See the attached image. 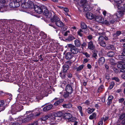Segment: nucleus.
<instances>
[{
	"instance_id": "f257e3e1",
	"label": "nucleus",
	"mask_w": 125,
	"mask_h": 125,
	"mask_svg": "<svg viewBox=\"0 0 125 125\" xmlns=\"http://www.w3.org/2000/svg\"><path fill=\"white\" fill-rule=\"evenodd\" d=\"M118 10L119 11L113 15V17L116 18L117 19L121 17L125 12V4L124 5L118 6Z\"/></svg>"
},
{
	"instance_id": "f03ea898",
	"label": "nucleus",
	"mask_w": 125,
	"mask_h": 125,
	"mask_svg": "<svg viewBox=\"0 0 125 125\" xmlns=\"http://www.w3.org/2000/svg\"><path fill=\"white\" fill-rule=\"evenodd\" d=\"M103 14L105 18H107V20H109L110 24H113L117 20L116 18L113 17V18L111 15L108 13H106V12L105 10H104L103 12Z\"/></svg>"
},
{
	"instance_id": "7ed1b4c3",
	"label": "nucleus",
	"mask_w": 125,
	"mask_h": 125,
	"mask_svg": "<svg viewBox=\"0 0 125 125\" xmlns=\"http://www.w3.org/2000/svg\"><path fill=\"white\" fill-rule=\"evenodd\" d=\"M21 106L20 105H17L16 104L13 105L11 106V109L8 112V113L12 115L15 114L17 112L21 110Z\"/></svg>"
},
{
	"instance_id": "20e7f679",
	"label": "nucleus",
	"mask_w": 125,
	"mask_h": 125,
	"mask_svg": "<svg viewBox=\"0 0 125 125\" xmlns=\"http://www.w3.org/2000/svg\"><path fill=\"white\" fill-rule=\"evenodd\" d=\"M21 0H12L10 3L9 6L11 8L18 7L21 3Z\"/></svg>"
},
{
	"instance_id": "39448f33",
	"label": "nucleus",
	"mask_w": 125,
	"mask_h": 125,
	"mask_svg": "<svg viewBox=\"0 0 125 125\" xmlns=\"http://www.w3.org/2000/svg\"><path fill=\"white\" fill-rule=\"evenodd\" d=\"M33 5L34 4L32 1L28 0L27 2L26 1L22 3L21 6L22 7L24 8L32 9L33 7Z\"/></svg>"
},
{
	"instance_id": "423d86ee",
	"label": "nucleus",
	"mask_w": 125,
	"mask_h": 125,
	"mask_svg": "<svg viewBox=\"0 0 125 125\" xmlns=\"http://www.w3.org/2000/svg\"><path fill=\"white\" fill-rule=\"evenodd\" d=\"M68 46V47L70 48V51L72 53L76 54L79 52V49L74 45L71 44H69Z\"/></svg>"
},
{
	"instance_id": "0eeeda50",
	"label": "nucleus",
	"mask_w": 125,
	"mask_h": 125,
	"mask_svg": "<svg viewBox=\"0 0 125 125\" xmlns=\"http://www.w3.org/2000/svg\"><path fill=\"white\" fill-rule=\"evenodd\" d=\"M33 116V115L32 114H31L28 115L26 118H24L23 119H20V123L21 124L23 123H26L30 121L32 117Z\"/></svg>"
},
{
	"instance_id": "6e6552de",
	"label": "nucleus",
	"mask_w": 125,
	"mask_h": 125,
	"mask_svg": "<svg viewBox=\"0 0 125 125\" xmlns=\"http://www.w3.org/2000/svg\"><path fill=\"white\" fill-rule=\"evenodd\" d=\"M35 11L38 13H41L42 12V10L41 8L36 5H33V7L32 8Z\"/></svg>"
},
{
	"instance_id": "1a4fd4ad",
	"label": "nucleus",
	"mask_w": 125,
	"mask_h": 125,
	"mask_svg": "<svg viewBox=\"0 0 125 125\" xmlns=\"http://www.w3.org/2000/svg\"><path fill=\"white\" fill-rule=\"evenodd\" d=\"M6 2L5 0H0V11L4 10Z\"/></svg>"
},
{
	"instance_id": "9d476101",
	"label": "nucleus",
	"mask_w": 125,
	"mask_h": 125,
	"mask_svg": "<svg viewBox=\"0 0 125 125\" xmlns=\"http://www.w3.org/2000/svg\"><path fill=\"white\" fill-rule=\"evenodd\" d=\"M43 14L47 18H50L52 16L51 13L49 12L48 10L47 9H46L44 10Z\"/></svg>"
},
{
	"instance_id": "9b49d317",
	"label": "nucleus",
	"mask_w": 125,
	"mask_h": 125,
	"mask_svg": "<svg viewBox=\"0 0 125 125\" xmlns=\"http://www.w3.org/2000/svg\"><path fill=\"white\" fill-rule=\"evenodd\" d=\"M95 48V46L94 44H93V42L91 41L88 42V48L89 49L93 50Z\"/></svg>"
},
{
	"instance_id": "f8f14e48",
	"label": "nucleus",
	"mask_w": 125,
	"mask_h": 125,
	"mask_svg": "<svg viewBox=\"0 0 125 125\" xmlns=\"http://www.w3.org/2000/svg\"><path fill=\"white\" fill-rule=\"evenodd\" d=\"M65 90L70 93L71 94L73 91V89L70 84H68L66 86Z\"/></svg>"
},
{
	"instance_id": "ddd939ff",
	"label": "nucleus",
	"mask_w": 125,
	"mask_h": 125,
	"mask_svg": "<svg viewBox=\"0 0 125 125\" xmlns=\"http://www.w3.org/2000/svg\"><path fill=\"white\" fill-rule=\"evenodd\" d=\"M88 32V30H83V29H80L77 32L78 34L81 37L83 36V34L82 33V32L86 33Z\"/></svg>"
},
{
	"instance_id": "4468645a",
	"label": "nucleus",
	"mask_w": 125,
	"mask_h": 125,
	"mask_svg": "<svg viewBox=\"0 0 125 125\" xmlns=\"http://www.w3.org/2000/svg\"><path fill=\"white\" fill-rule=\"evenodd\" d=\"M59 20L60 19L56 15H54L51 19V21L52 22H55V24L56 22Z\"/></svg>"
},
{
	"instance_id": "2eb2a0df",
	"label": "nucleus",
	"mask_w": 125,
	"mask_h": 125,
	"mask_svg": "<svg viewBox=\"0 0 125 125\" xmlns=\"http://www.w3.org/2000/svg\"><path fill=\"white\" fill-rule=\"evenodd\" d=\"M49 120L51 122H56L57 121V118L56 117L53 115V113L51 115H50V117L49 118Z\"/></svg>"
},
{
	"instance_id": "dca6fc26",
	"label": "nucleus",
	"mask_w": 125,
	"mask_h": 125,
	"mask_svg": "<svg viewBox=\"0 0 125 125\" xmlns=\"http://www.w3.org/2000/svg\"><path fill=\"white\" fill-rule=\"evenodd\" d=\"M73 57L72 53L70 52H68L65 55V58L67 60H70Z\"/></svg>"
},
{
	"instance_id": "f3484780",
	"label": "nucleus",
	"mask_w": 125,
	"mask_h": 125,
	"mask_svg": "<svg viewBox=\"0 0 125 125\" xmlns=\"http://www.w3.org/2000/svg\"><path fill=\"white\" fill-rule=\"evenodd\" d=\"M105 60L104 57H100L98 60L99 65L101 66L103 65L105 62Z\"/></svg>"
},
{
	"instance_id": "a211bd4d",
	"label": "nucleus",
	"mask_w": 125,
	"mask_h": 125,
	"mask_svg": "<svg viewBox=\"0 0 125 125\" xmlns=\"http://www.w3.org/2000/svg\"><path fill=\"white\" fill-rule=\"evenodd\" d=\"M55 24L57 26L60 28L62 27L64 25L63 23L60 20L56 22Z\"/></svg>"
},
{
	"instance_id": "6ab92c4d",
	"label": "nucleus",
	"mask_w": 125,
	"mask_h": 125,
	"mask_svg": "<svg viewBox=\"0 0 125 125\" xmlns=\"http://www.w3.org/2000/svg\"><path fill=\"white\" fill-rule=\"evenodd\" d=\"M53 113V115L56 117L57 119H58L57 118L58 117H61L63 115L62 113L60 111L57 113Z\"/></svg>"
},
{
	"instance_id": "aec40b11",
	"label": "nucleus",
	"mask_w": 125,
	"mask_h": 125,
	"mask_svg": "<svg viewBox=\"0 0 125 125\" xmlns=\"http://www.w3.org/2000/svg\"><path fill=\"white\" fill-rule=\"evenodd\" d=\"M52 104H49L45 106L43 108V110L45 112H46L51 109L52 107Z\"/></svg>"
},
{
	"instance_id": "412c9836",
	"label": "nucleus",
	"mask_w": 125,
	"mask_h": 125,
	"mask_svg": "<svg viewBox=\"0 0 125 125\" xmlns=\"http://www.w3.org/2000/svg\"><path fill=\"white\" fill-rule=\"evenodd\" d=\"M114 98V97L111 95H109L108 98V102L107 104L109 106L112 103V100Z\"/></svg>"
},
{
	"instance_id": "4be33fe9",
	"label": "nucleus",
	"mask_w": 125,
	"mask_h": 125,
	"mask_svg": "<svg viewBox=\"0 0 125 125\" xmlns=\"http://www.w3.org/2000/svg\"><path fill=\"white\" fill-rule=\"evenodd\" d=\"M77 120V119L76 118L74 117H72L69 119L68 121L72 122H74V124L73 125H74L75 123L76 124H78V122L76 121Z\"/></svg>"
},
{
	"instance_id": "5701e85b",
	"label": "nucleus",
	"mask_w": 125,
	"mask_h": 125,
	"mask_svg": "<svg viewBox=\"0 0 125 125\" xmlns=\"http://www.w3.org/2000/svg\"><path fill=\"white\" fill-rule=\"evenodd\" d=\"M69 68V66L67 64H65L62 66V71L63 73H66Z\"/></svg>"
},
{
	"instance_id": "b1692460",
	"label": "nucleus",
	"mask_w": 125,
	"mask_h": 125,
	"mask_svg": "<svg viewBox=\"0 0 125 125\" xmlns=\"http://www.w3.org/2000/svg\"><path fill=\"white\" fill-rule=\"evenodd\" d=\"M72 117V115L69 113H66L64 115V118L65 119H68V120Z\"/></svg>"
},
{
	"instance_id": "393cba45",
	"label": "nucleus",
	"mask_w": 125,
	"mask_h": 125,
	"mask_svg": "<svg viewBox=\"0 0 125 125\" xmlns=\"http://www.w3.org/2000/svg\"><path fill=\"white\" fill-rule=\"evenodd\" d=\"M62 106L64 108H70L72 107V105L71 103H69L67 104H63Z\"/></svg>"
},
{
	"instance_id": "a878e982",
	"label": "nucleus",
	"mask_w": 125,
	"mask_h": 125,
	"mask_svg": "<svg viewBox=\"0 0 125 125\" xmlns=\"http://www.w3.org/2000/svg\"><path fill=\"white\" fill-rule=\"evenodd\" d=\"M81 28L83 29V30H88V29H87V25L83 21H81Z\"/></svg>"
},
{
	"instance_id": "bb28decb",
	"label": "nucleus",
	"mask_w": 125,
	"mask_h": 125,
	"mask_svg": "<svg viewBox=\"0 0 125 125\" xmlns=\"http://www.w3.org/2000/svg\"><path fill=\"white\" fill-rule=\"evenodd\" d=\"M86 16L87 18L90 19H92L94 17L93 14L89 12L87 13Z\"/></svg>"
},
{
	"instance_id": "cd10ccee",
	"label": "nucleus",
	"mask_w": 125,
	"mask_h": 125,
	"mask_svg": "<svg viewBox=\"0 0 125 125\" xmlns=\"http://www.w3.org/2000/svg\"><path fill=\"white\" fill-rule=\"evenodd\" d=\"M74 44L76 47H79L81 45L80 41L78 39L75 40L74 41Z\"/></svg>"
},
{
	"instance_id": "c85d7f7f",
	"label": "nucleus",
	"mask_w": 125,
	"mask_h": 125,
	"mask_svg": "<svg viewBox=\"0 0 125 125\" xmlns=\"http://www.w3.org/2000/svg\"><path fill=\"white\" fill-rule=\"evenodd\" d=\"M50 117V115H46L43 116L41 118V119L43 121H45L48 119Z\"/></svg>"
},
{
	"instance_id": "c756f323",
	"label": "nucleus",
	"mask_w": 125,
	"mask_h": 125,
	"mask_svg": "<svg viewBox=\"0 0 125 125\" xmlns=\"http://www.w3.org/2000/svg\"><path fill=\"white\" fill-rule=\"evenodd\" d=\"M114 1L117 3V7L118 8V6H122V5H124L125 4H122L121 3H122V1L121 0H114Z\"/></svg>"
},
{
	"instance_id": "7c9ffc66",
	"label": "nucleus",
	"mask_w": 125,
	"mask_h": 125,
	"mask_svg": "<svg viewBox=\"0 0 125 125\" xmlns=\"http://www.w3.org/2000/svg\"><path fill=\"white\" fill-rule=\"evenodd\" d=\"M63 101L62 99H60L56 102L54 104V105L55 106H57L61 103Z\"/></svg>"
},
{
	"instance_id": "2f4dec72",
	"label": "nucleus",
	"mask_w": 125,
	"mask_h": 125,
	"mask_svg": "<svg viewBox=\"0 0 125 125\" xmlns=\"http://www.w3.org/2000/svg\"><path fill=\"white\" fill-rule=\"evenodd\" d=\"M95 20L96 21L98 22H102L103 21L102 18L99 16H97L96 17Z\"/></svg>"
},
{
	"instance_id": "473e14b6",
	"label": "nucleus",
	"mask_w": 125,
	"mask_h": 125,
	"mask_svg": "<svg viewBox=\"0 0 125 125\" xmlns=\"http://www.w3.org/2000/svg\"><path fill=\"white\" fill-rule=\"evenodd\" d=\"M122 34L121 31H117L113 35V36L115 37H117L119 36Z\"/></svg>"
},
{
	"instance_id": "72a5a7b5",
	"label": "nucleus",
	"mask_w": 125,
	"mask_h": 125,
	"mask_svg": "<svg viewBox=\"0 0 125 125\" xmlns=\"http://www.w3.org/2000/svg\"><path fill=\"white\" fill-rule=\"evenodd\" d=\"M104 87L103 85H101L98 88L97 90V92L100 93L104 89Z\"/></svg>"
},
{
	"instance_id": "f704fd0d",
	"label": "nucleus",
	"mask_w": 125,
	"mask_h": 125,
	"mask_svg": "<svg viewBox=\"0 0 125 125\" xmlns=\"http://www.w3.org/2000/svg\"><path fill=\"white\" fill-rule=\"evenodd\" d=\"M96 114L95 113H94L90 116L89 118L91 120L93 119L94 118L96 119Z\"/></svg>"
},
{
	"instance_id": "c9c22d12",
	"label": "nucleus",
	"mask_w": 125,
	"mask_h": 125,
	"mask_svg": "<svg viewBox=\"0 0 125 125\" xmlns=\"http://www.w3.org/2000/svg\"><path fill=\"white\" fill-rule=\"evenodd\" d=\"M70 94V93L67 91L65 90L64 91L63 96L65 98L68 97L69 96Z\"/></svg>"
},
{
	"instance_id": "e433bc0d",
	"label": "nucleus",
	"mask_w": 125,
	"mask_h": 125,
	"mask_svg": "<svg viewBox=\"0 0 125 125\" xmlns=\"http://www.w3.org/2000/svg\"><path fill=\"white\" fill-rule=\"evenodd\" d=\"M122 62H120L118 63L117 64V67L120 69L122 68L123 67L125 66V64H122Z\"/></svg>"
},
{
	"instance_id": "4c0bfd02",
	"label": "nucleus",
	"mask_w": 125,
	"mask_h": 125,
	"mask_svg": "<svg viewBox=\"0 0 125 125\" xmlns=\"http://www.w3.org/2000/svg\"><path fill=\"white\" fill-rule=\"evenodd\" d=\"M34 101L35 102L38 101L39 100L41 99V98L40 96H39L38 95L33 97Z\"/></svg>"
},
{
	"instance_id": "58836bf2",
	"label": "nucleus",
	"mask_w": 125,
	"mask_h": 125,
	"mask_svg": "<svg viewBox=\"0 0 125 125\" xmlns=\"http://www.w3.org/2000/svg\"><path fill=\"white\" fill-rule=\"evenodd\" d=\"M75 38L72 35H70L68 36V38L66 40L70 41L73 40Z\"/></svg>"
},
{
	"instance_id": "ea45409f",
	"label": "nucleus",
	"mask_w": 125,
	"mask_h": 125,
	"mask_svg": "<svg viewBox=\"0 0 125 125\" xmlns=\"http://www.w3.org/2000/svg\"><path fill=\"white\" fill-rule=\"evenodd\" d=\"M77 108L79 110V112L81 114V116H83V112L82 108V107L81 106H77Z\"/></svg>"
},
{
	"instance_id": "a19ab883",
	"label": "nucleus",
	"mask_w": 125,
	"mask_h": 125,
	"mask_svg": "<svg viewBox=\"0 0 125 125\" xmlns=\"http://www.w3.org/2000/svg\"><path fill=\"white\" fill-rule=\"evenodd\" d=\"M4 105V100H1L0 101V107L2 108L4 107V109H5V107Z\"/></svg>"
},
{
	"instance_id": "79ce46f5",
	"label": "nucleus",
	"mask_w": 125,
	"mask_h": 125,
	"mask_svg": "<svg viewBox=\"0 0 125 125\" xmlns=\"http://www.w3.org/2000/svg\"><path fill=\"white\" fill-rule=\"evenodd\" d=\"M95 109L91 108L90 107H88L87 108V112L89 114H91L92 113Z\"/></svg>"
},
{
	"instance_id": "37998d69",
	"label": "nucleus",
	"mask_w": 125,
	"mask_h": 125,
	"mask_svg": "<svg viewBox=\"0 0 125 125\" xmlns=\"http://www.w3.org/2000/svg\"><path fill=\"white\" fill-rule=\"evenodd\" d=\"M115 84V83L114 81L111 82L110 85L109 86L108 88L109 90L111 89L114 87Z\"/></svg>"
},
{
	"instance_id": "c03bdc74",
	"label": "nucleus",
	"mask_w": 125,
	"mask_h": 125,
	"mask_svg": "<svg viewBox=\"0 0 125 125\" xmlns=\"http://www.w3.org/2000/svg\"><path fill=\"white\" fill-rule=\"evenodd\" d=\"M99 43L102 46L105 47L106 46V44L104 41L99 42Z\"/></svg>"
},
{
	"instance_id": "a18cd8bd",
	"label": "nucleus",
	"mask_w": 125,
	"mask_h": 125,
	"mask_svg": "<svg viewBox=\"0 0 125 125\" xmlns=\"http://www.w3.org/2000/svg\"><path fill=\"white\" fill-rule=\"evenodd\" d=\"M84 65L83 64L80 65L79 67H78L77 68V71H79L81 70L83 68Z\"/></svg>"
},
{
	"instance_id": "49530a36",
	"label": "nucleus",
	"mask_w": 125,
	"mask_h": 125,
	"mask_svg": "<svg viewBox=\"0 0 125 125\" xmlns=\"http://www.w3.org/2000/svg\"><path fill=\"white\" fill-rule=\"evenodd\" d=\"M115 54L114 52L112 51H111L109 52L107 54L108 56L110 57H113L114 55Z\"/></svg>"
},
{
	"instance_id": "de8ad7c7",
	"label": "nucleus",
	"mask_w": 125,
	"mask_h": 125,
	"mask_svg": "<svg viewBox=\"0 0 125 125\" xmlns=\"http://www.w3.org/2000/svg\"><path fill=\"white\" fill-rule=\"evenodd\" d=\"M125 56L122 54V55H118L117 56V58L120 60H122L123 59V58H124Z\"/></svg>"
},
{
	"instance_id": "09e8293b",
	"label": "nucleus",
	"mask_w": 125,
	"mask_h": 125,
	"mask_svg": "<svg viewBox=\"0 0 125 125\" xmlns=\"http://www.w3.org/2000/svg\"><path fill=\"white\" fill-rule=\"evenodd\" d=\"M103 23L104 24L107 26H109L110 25L109 20H105L104 21Z\"/></svg>"
},
{
	"instance_id": "8fccbe9b",
	"label": "nucleus",
	"mask_w": 125,
	"mask_h": 125,
	"mask_svg": "<svg viewBox=\"0 0 125 125\" xmlns=\"http://www.w3.org/2000/svg\"><path fill=\"white\" fill-rule=\"evenodd\" d=\"M98 39L99 42L104 41V37L103 36H99Z\"/></svg>"
},
{
	"instance_id": "3c124183",
	"label": "nucleus",
	"mask_w": 125,
	"mask_h": 125,
	"mask_svg": "<svg viewBox=\"0 0 125 125\" xmlns=\"http://www.w3.org/2000/svg\"><path fill=\"white\" fill-rule=\"evenodd\" d=\"M40 35L41 36L43 35L44 37H43V38L44 39L46 38L47 36V34H45L44 32H40Z\"/></svg>"
},
{
	"instance_id": "603ef678",
	"label": "nucleus",
	"mask_w": 125,
	"mask_h": 125,
	"mask_svg": "<svg viewBox=\"0 0 125 125\" xmlns=\"http://www.w3.org/2000/svg\"><path fill=\"white\" fill-rule=\"evenodd\" d=\"M106 48L108 49L113 50L114 49V47L113 45H109L107 46Z\"/></svg>"
},
{
	"instance_id": "864d4df0",
	"label": "nucleus",
	"mask_w": 125,
	"mask_h": 125,
	"mask_svg": "<svg viewBox=\"0 0 125 125\" xmlns=\"http://www.w3.org/2000/svg\"><path fill=\"white\" fill-rule=\"evenodd\" d=\"M112 80H115L117 82H119L120 81L119 79L117 77H114L112 78Z\"/></svg>"
},
{
	"instance_id": "5fc2aeb1",
	"label": "nucleus",
	"mask_w": 125,
	"mask_h": 125,
	"mask_svg": "<svg viewBox=\"0 0 125 125\" xmlns=\"http://www.w3.org/2000/svg\"><path fill=\"white\" fill-rule=\"evenodd\" d=\"M65 73H63V74H62V72H61L59 74L60 75V77L62 78V79L64 78L65 77Z\"/></svg>"
},
{
	"instance_id": "6e6d98bb",
	"label": "nucleus",
	"mask_w": 125,
	"mask_h": 125,
	"mask_svg": "<svg viewBox=\"0 0 125 125\" xmlns=\"http://www.w3.org/2000/svg\"><path fill=\"white\" fill-rule=\"evenodd\" d=\"M102 118H104L103 120L105 122L109 118V116H106V115H104L103 117Z\"/></svg>"
},
{
	"instance_id": "4d7b16f0",
	"label": "nucleus",
	"mask_w": 125,
	"mask_h": 125,
	"mask_svg": "<svg viewBox=\"0 0 125 125\" xmlns=\"http://www.w3.org/2000/svg\"><path fill=\"white\" fill-rule=\"evenodd\" d=\"M82 53L83 54L85 55L87 58L89 57H90V55L87 52H83Z\"/></svg>"
},
{
	"instance_id": "13d9d810",
	"label": "nucleus",
	"mask_w": 125,
	"mask_h": 125,
	"mask_svg": "<svg viewBox=\"0 0 125 125\" xmlns=\"http://www.w3.org/2000/svg\"><path fill=\"white\" fill-rule=\"evenodd\" d=\"M103 118H101L100 121L99 122L98 125H102L103 124Z\"/></svg>"
},
{
	"instance_id": "bf43d9fd",
	"label": "nucleus",
	"mask_w": 125,
	"mask_h": 125,
	"mask_svg": "<svg viewBox=\"0 0 125 125\" xmlns=\"http://www.w3.org/2000/svg\"><path fill=\"white\" fill-rule=\"evenodd\" d=\"M81 47L82 49H83L86 46V43L85 42H84L81 44Z\"/></svg>"
},
{
	"instance_id": "052dcab7",
	"label": "nucleus",
	"mask_w": 125,
	"mask_h": 125,
	"mask_svg": "<svg viewBox=\"0 0 125 125\" xmlns=\"http://www.w3.org/2000/svg\"><path fill=\"white\" fill-rule=\"evenodd\" d=\"M37 121V123H38L39 125H40L42 124L43 123L42 122V121H43L41 119V118Z\"/></svg>"
},
{
	"instance_id": "680f3d73",
	"label": "nucleus",
	"mask_w": 125,
	"mask_h": 125,
	"mask_svg": "<svg viewBox=\"0 0 125 125\" xmlns=\"http://www.w3.org/2000/svg\"><path fill=\"white\" fill-rule=\"evenodd\" d=\"M125 117V114H122L119 117V119L122 120Z\"/></svg>"
},
{
	"instance_id": "e2e57ef3",
	"label": "nucleus",
	"mask_w": 125,
	"mask_h": 125,
	"mask_svg": "<svg viewBox=\"0 0 125 125\" xmlns=\"http://www.w3.org/2000/svg\"><path fill=\"white\" fill-rule=\"evenodd\" d=\"M121 72L125 73V66L123 67L122 69L120 70Z\"/></svg>"
},
{
	"instance_id": "0e129e2a",
	"label": "nucleus",
	"mask_w": 125,
	"mask_h": 125,
	"mask_svg": "<svg viewBox=\"0 0 125 125\" xmlns=\"http://www.w3.org/2000/svg\"><path fill=\"white\" fill-rule=\"evenodd\" d=\"M87 38L89 40H91L93 38L92 35H89L87 36Z\"/></svg>"
},
{
	"instance_id": "69168bd1",
	"label": "nucleus",
	"mask_w": 125,
	"mask_h": 125,
	"mask_svg": "<svg viewBox=\"0 0 125 125\" xmlns=\"http://www.w3.org/2000/svg\"><path fill=\"white\" fill-rule=\"evenodd\" d=\"M89 60V59H88L87 58H85L83 60V64H85Z\"/></svg>"
},
{
	"instance_id": "338daca9",
	"label": "nucleus",
	"mask_w": 125,
	"mask_h": 125,
	"mask_svg": "<svg viewBox=\"0 0 125 125\" xmlns=\"http://www.w3.org/2000/svg\"><path fill=\"white\" fill-rule=\"evenodd\" d=\"M98 35L99 36H103L104 35V34H105L104 32H98Z\"/></svg>"
},
{
	"instance_id": "774afa93",
	"label": "nucleus",
	"mask_w": 125,
	"mask_h": 125,
	"mask_svg": "<svg viewBox=\"0 0 125 125\" xmlns=\"http://www.w3.org/2000/svg\"><path fill=\"white\" fill-rule=\"evenodd\" d=\"M97 56V55L96 53H94L92 55V57L95 59H97L96 57Z\"/></svg>"
}]
</instances>
